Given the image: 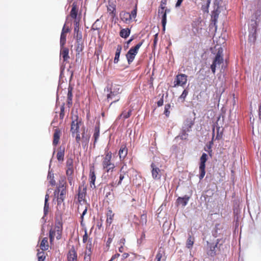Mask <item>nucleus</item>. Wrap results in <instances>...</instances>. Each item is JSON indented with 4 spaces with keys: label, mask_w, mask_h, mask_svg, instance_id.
Here are the masks:
<instances>
[{
    "label": "nucleus",
    "mask_w": 261,
    "mask_h": 261,
    "mask_svg": "<svg viewBox=\"0 0 261 261\" xmlns=\"http://www.w3.org/2000/svg\"><path fill=\"white\" fill-rule=\"evenodd\" d=\"M170 108V104H167V105H165L164 113L167 116H168L170 114V111H169Z\"/></svg>",
    "instance_id": "nucleus-54"
},
{
    "label": "nucleus",
    "mask_w": 261,
    "mask_h": 261,
    "mask_svg": "<svg viewBox=\"0 0 261 261\" xmlns=\"http://www.w3.org/2000/svg\"><path fill=\"white\" fill-rule=\"evenodd\" d=\"M74 37L75 38L76 41H83L82 39V34L81 32H76L75 34H74Z\"/></svg>",
    "instance_id": "nucleus-47"
},
{
    "label": "nucleus",
    "mask_w": 261,
    "mask_h": 261,
    "mask_svg": "<svg viewBox=\"0 0 261 261\" xmlns=\"http://www.w3.org/2000/svg\"><path fill=\"white\" fill-rule=\"evenodd\" d=\"M66 194V190L64 189H60L59 190H55L54 192V195L57 197L58 204H61L63 202Z\"/></svg>",
    "instance_id": "nucleus-9"
},
{
    "label": "nucleus",
    "mask_w": 261,
    "mask_h": 261,
    "mask_svg": "<svg viewBox=\"0 0 261 261\" xmlns=\"http://www.w3.org/2000/svg\"><path fill=\"white\" fill-rule=\"evenodd\" d=\"M78 12V7L76 3L74 2L72 5V9L70 13V16L73 18L76 19V17Z\"/></svg>",
    "instance_id": "nucleus-23"
},
{
    "label": "nucleus",
    "mask_w": 261,
    "mask_h": 261,
    "mask_svg": "<svg viewBox=\"0 0 261 261\" xmlns=\"http://www.w3.org/2000/svg\"><path fill=\"white\" fill-rule=\"evenodd\" d=\"M74 170L73 168H67L66 171V175L68 176H72L73 174Z\"/></svg>",
    "instance_id": "nucleus-50"
},
{
    "label": "nucleus",
    "mask_w": 261,
    "mask_h": 261,
    "mask_svg": "<svg viewBox=\"0 0 261 261\" xmlns=\"http://www.w3.org/2000/svg\"><path fill=\"white\" fill-rule=\"evenodd\" d=\"M219 13H218V10L217 9L215 11H214L212 13V17L213 19V20L215 22L217 21V19L218 17Z\"/></svg>",
    "instance_id": "nucleus-53"
},
{
    "label": "nucleus",
    "mask_w": 261,
    "mask_h": 261,
    "mask_svg": "<svg viewBox=\"0 0 261 261\" xmlns=\"http://www.w3.org/2000/svg\"><path fill=\"white\" fill-rule=\"evenodd\" d=\"M84 205V211L81 216V225L82 226H84V217L86 214L87 212V210L88 207L89 206V204L88 203H86L85 204H83Z\"/></svg>",
    "instance_id": "nucleus-34"
},
{
    "label": "nucleus",
    "mask_w": 261,
    "mask_h": 261,
    "mask_svg": "<svg viewBox=\"0 0 261 261\" xmlns=\"http://www.w3.org/2000/svg\"><path fill=\"white\" fill-rule=\"evenodd\" d=\"M80 23L79 21H78L77 19H75L74 21V34H75L76 32H79L80 31Z\"/></svg>",
    "instance_id": "nucleus-46"
},
{
    "label": "nucleus",
    "mask_w": 261,
    "mask_h": 261,
    "mask_svg": "<svg viewBox=\"0 0 261 261\" xmlns=\"http://www.w3.org/2000/svg\"><path fill=\"white\" fill-rule=\"evenodd\" d=\"M81 139L80 143H82L83 146L86 147L88 146L90 139V136L86 134L85 128H83L82 130V138L81 137Z\"/></svg>",
    "instance_id": "nucleus-17"
},
{
    "label": "nucleus",
    "mask_w": 261,
    "mask_h": 261,
    "mask_svg": "<svg viewBox=\"0 0 261 261\" xmlns=\"http://www.w3.org/2000/svg\"><path fill=\"white\" fill-rule=\"evenodd\" d=\"M59 189L66 190V182L65 180L63 179L59 181V186L56 190H59Z\"/></svg>",
    "instance_id": "nucleus-40"
},
{
    "label": "nucleus",
    "mask_w": 261,
    "mask_h": 261,
    "mask_svg": "<svg viewBox=\"0 0 261 261\" xmlns=\"http://www.w3.org/2000/svg\"><path fill=\"white\" fill-rule=\"evenodd\" d=\"M151 174L154 179H160L161 177V170L156 167L155 164L152 163L151 165Z\"/></svg>",
    "instance_id": "nucleus-10"
},
{
    "label": "nucleus",
    "mask_w": 261,
    "mask_h": 261,
    "mask_svg": "<svg viewBox=\"0 0 261 261\" xmlns=\"http://www.w3.org/2000/svg\"><path fill=\"white\" fill-rule=\"evenodd\" d=\"M65 45H62L60 44V56L63 58L64 62L67 61L69 59V49L67 47H64Z\"/></svg>",
    "instance_id": "nucleus-16"
},
{
    "label": "nucleus",
    "mask_w": 261,
    "mask_h": 261,
    "mask_svg": "<svg viewBox=\"0 0 261 261\" xmlns=\"http://www.w3.org/2000/svg\"><path fill=\"white\" fill-rule=\"evenodd\" d=\"M121 91L122 89L119 85L114 86L110 93L107 95V99L108 100L112 99L116 96L121 93Z\"/></svg>",
    "instance_id": "nucleus-13"
},
{
    "label": "nucleus",
    "mask_w": 261,
    "mask_h": 261,
    "mask_svg": "<svg viewBox=\"0 0 261 261\" xmlns=\"http://www.w3.org/2000/svg\"><path fill=\"white\" fill-rule=\"evenodd\" d=\"M122 50V46L121 45H118L116 48V51L115 55V58L114 59V63L117 64L119 61V57Z\"/></svg>",
    "instance_id": "nucleus-29"
},
{
    "label": "nucleus",
    "mask_w": 261,
    "mask_h": 261,
    "mask_svg": "<svg viewBox=\"0 0 261 261\" xmlns=\"http://www.w3.org/2000/svg\"><path fill=\"white\" fill-rule=\"evenodd\" d=\"M187 82V75L180 73L176 76L174 84V87L177 86H184Z\"/></svg>",
    "instance_id": "nucleus-8"
},
{
    "label": "nucleus",
    "mask_w": 261,
    "mask_h": 261,
    "mask_svg": "<svg viewBox=\"0 0 261 261\" xmlns=\"http://www.w3.org/2000/svg\"><path fill=\"white\" fill-rule=\"evenodd\" d=\"M137 6L135 7V9L132 11L131 13H130V16L131 19L135 18L137 16Z\"/></svg>",
    "instance_id": "nucleus-52"
},
{
    "label": "nucleus",
    "mask_w": 261,
    "mask_h": 261,
    "mask_svg": "<svg viewBox=\"0 0 261 261\" xmlns=\"http://www.w3.org/2000/svg\"><path fill=\"white\" fill-rule=\"evenodd\" d=\"M217 242L216 244H211L210 246V250L208 254L211 256H214L216 254V248L217 247Z\"/></svg>",
    "instance_id": "nucleus-35"
},
{
    "label": "nucleus",
    "mask_w": 261,
    "mask_h": 261,
    "mask_svg": "<svg viewBox=\"0 0 261 261\" xmlns=\"http://www.w3.org/2000/svg\"><path fill=\"white\" fill-rule=\"evenodd\" d=\"M119 256H120V254H119V253H117L115 254L114 255H113L112 256V257H111V259H110V260H109V261H113V260H114V259H115L116 258H118Z\"/></svg>",
    "instance_id": "nucleus-61"
},
{
    "label": "nucleus",
    "mask_w": 261,
    "mask_h": 261,
    "mask_svg": "<svg viewBox=\"0 0 261 261\" xmlns=\"http://www.w3.org/2000/svg\"><path fill=\"white\" fill-rule=\"evenodd\" d=\"M60 118L61 119H63L64 116H65V107H64V103H63L61 108H60Z\"/></svg>",
    "instance_id": "nucleus-48"
},
{
    "label": "nucleus",
    "mask_w": 261,
    "mask_h": 261,
    "mask_svg": "<svg viewBox=\"0 0 261 261\" xmlns=\"http://www.w3.org/2000/svg\"><path fill=\"white\" fill-rule=\"evenodd\" d=\"M143 43V40L138 43L135 46L132 47L126 54L128 64H130L134 60L136 56L138 53L139 49Z\"/></svg>",
    "instance_id": "nucleus-4"
},
{
    "label": "nucleus",
    "mask_w": 261,
    "mask_h": 261,
    "mask_svg": "<svg viewBox=\"0 0 261 261\" xmlns=\"http://www.w3.org/2000/svg\"><path fill=\"white\" fill-rule=\"evenodd\" d=\"M164 100H163V95L162 98L157 102V105L159 107H161L163 105Z\"/></svg>",
    "instance_id": "nucleus-62"
},
{
    "label": "nucleus",
    "mask_w": 261,
    "mask_h": 261,
    "mask_svg": "<svg viewBox=\"0 0 261 261\" xmlns=\"http://www.w3.org/2000/svg\"><path fill=\"white\" fill-rule=\"evenodd\" d=\"M115 232L113 231V232H110L109 233H108V238H111L112 239H114V238L115 237Z\"/></svg>",
    "instance_id": "nucleus-63"
},
{
    "label": "nucleus",
    "mask_w": 261,
    "mask_h": 261,
    "mask_svg": "<svg viewBox=\"0 0 261 261\" xmlns=\"http://www.w3.org/2000/svg\"><path fill=\"white\" fill-rule=\"evenodd\" d=\"M188 132V130L182 128V130L178 137L182 140H186L188 137V134L187 133Z\"/></svg>",
    "instance_id": "nucleus-38"
},
{
    "label": "nucleus",
    "mask_w": 261,
    "mask_h": 261,
    "mask_svg": "<svg viewBox=\"0 0 261 261\" xmlns=\"http://www.w3.org/2000/svg\"><path fill=\"white\" fill-rule=\"evenodd\" d=\"M87 194V188L86 187L80 186L79 187L78 190V202L81 206L86 203H88L85 199L86 195Z\"/></svg>",
    "instance_id": "nucleus-7"
},
{
    "label": "nucleus",
    "mask_w": 261,
    "mask_h": 261,
    "mask_svg": "<svg viewBox=\"0 0 261 261\" xmlns=\"http://www.w3.org/2000/svg\"><path fill=\"white\" fill-rule=\"evenodd\" d=\"M167 13H164L163 14V16H161L162 18V24L163 26V31L164 32L165 31L166 24L167 23Z\"/></svg>",
    "instance_id": "nucleus-39"
},
{
    "label": "nucleus",
    "mask_w": 261,
    "mask_h": 261,
    "mask_svg": "<svg viewBox=\"0 0 261 261\" xmlns=\"http://www.w3.org/2000/svg\"><path fill=\"white\" fill-rule=\"evenodd\" d=\"M47 178L49 180L50 185L51 186H55L56 185V181L54 179V176L53 174H51L49 172L48 174Z\"/></svg>",
    "instance_id": "nucleus-41"
},
{
    "label": "nucleus",
    "mask_w": 261,
    "mask_h": 261,
    "mask_svg": "<svg viewBox=\"0 0 261 261\" xmlns=\"http://www.w3.org/2000/svg\"><path fill=\"white\" fill-rule=\"evenodd\" d=\"M183 1L184 0H177L176 3L175 4V7H179L181 5V4L183 2Z\"/></svg>",
    "instance_id": "nucleus-64"
},
{
    "label": "nucleus",
    "mask_w": 261,
    "mask_h": 261,
    "mask_svg": "<svg viewBox=\"0 0 261 261\" xmlns=\"http://www.w3.org/2000/svg\"><path fill=\"white\" fill-rule=\"evenodd\" d=\"M170 12V10L168 9H166L165 10H158V15L159 17H161L163 16V14L164 13H169Z\"/></svg>",
    "instance_id": "nucleus-55"
},
{
    "label": "nucleus",
    "mask_w": 261,
    "mask_h": 261,
    "mask_svg": "<svg viewBox=\"0 0 261 261\" xmlns=\"http://www.w3.org/2000/svg\"><path fill=\"white\" fill-rule=\"evenodd\" d=\"M260 15H261V11L260 10L256 11L253 14V16H254V18L255 19V28L258 25L257 20L260 17Z\"/></svg>",
    "instance_id": "nucleus-44"
},
{
    "label": "nucleus",
    "mask_w": 261,
    "mask_h": 261,
    "mask_svg": "<svg viewBox=\"0 0 261 261\" xmlns=\"http://www.w3.org/2000/svg\"><path fill=\"white\" fill-rule=\"evenodd\" d=\"M72 90L73 88L71 86H69L67 93V103L69 106L71 105L72 103Z\"/></svg>",
    "instance_id": "nucleus-31"
},
{
    "label": "nucleus",
    "mask_w": 261,
    "mask_h": 261,
    "mask_svg": "<svg viewBox=\"0 0 261 261\" xmlns=\"http://www.w3.org/2000/svg\"><path fill=\"white\" fill-rule=\"evenodd\" d=\"M40 249L42 251H46L49 248V244L48 242V239L47 238H44L41 241L40 244Z\"/></svg>",
    "instance_id": "nucleus-27"
},
{
    "label": "nucleus",
    "mask_w": 261,
    "mask_h": 261,
    "mask_svg": "<svg viewBox=\"0 0 261 261\" xmlns=\"http://www.w3.org/2000/svg\"><path fill=\"white\" fill-rule=\"evenodd\" d=\"M223 62V49L222 48L218 49V52L216 55L215 59L211 66L212 72L214 74L216 72V68L217 66H219Z\"/></svg>",
    "instance_id": "nucleus-5"
},
{
    "label": "nucleus",
    "mask_w": 261,
    "mask_h": 261,
    "mask_svg": "<svg viewBox=\"0 0 261 261\" xmlns=\"http://www.w3.org/2000/svg\"><path fill=\"white\" fill-rule=\"evenodd\" d=\"M67 261H77V254L74 246L69 250L67 255Z\"/></svg>",
    "instance_id": "nucleus-12"
},
{
    "label": "nucleus",
    "mask_w": 261,
    "mask_h": 261,
    "mask_svg": "<svg viewBox=\"0 0 261 261\" xmlns=\"http://www.w3.org/2000/svg\"><path fill=\"white\" fill-rule=\"evenodd\" d=\"M62 230V223L60 221L56 222L55 226L49 230V238L51 244L53 243L55 238L57 240H60L61 238Z\"/></svg>",
    "instance_id": "nucleus-3"
},
{
    "label": "nucleus",
    "mask_w": 261,
    "mask_h": 261,
    "mask_svg": "<svg viewBox=\"0 0 261 261\" xmlns=\"http://www.w3.org/2000/svg\"><path fill=\"white\" fill-rule=\"evenodd\" d=\"M207 160V155L205 153H203L200 158L199 163V179H202L205 174V163Z\"/></svg>",
    "instance_id": "nucleus-6"
},
{
    "label": "nucleus",
    "mask_w": 261,
    "mask_h": 261,
    "mask_svg": "<svg viewBox=\"0 0 261 261\" xmlns=\"http://www.w3.org/2000/svg\"><path fill=\"white\" fill-rule=\"evenodd\" d=\"M84 49V43L83 41H76L75 44V50L78 55H80Z\"/></svg>",
    "instance_id": "nucleus-30"
},
{
    "label": "nucleus",
    "mask_w": 261,
    "mask_h": 261,
    "mask_svg": "<svg viewBox=\"0 0 261 261\" xmlns=\"http://www.w3.org/2000/svg\"><path fill=\"white\" fill-rule=\"evenodd\" d=\"M130 33V30L128 28L123 29L120 32V36L123 38H126L128 37Z\"/></svg>",
    "instance_id": "nucleus-32"
},
{
    "label": "nucleus",
    "mask_w": 261,
    "mask_h": 261,
    "mask_svg": "<svg viewBox=\"0 0 261 261\" xmlns=\"http://www.w3.org/2000/svg\"><path fill=\"white\" fill-rule=\"evenodd\" d=\"M210 3H211V0H206V6L205 7V8H204L202 6V9L205 11H207V9L210 6Z\"/></svg>",
    "instance_id": "nucleus-60"
},
{
    "label": "nucleus",
    "mask_w": 261,
    "mask_h": 261,
    "mask_svg": "<svg viewBox=\"0 0 261 261\" xmlns=\"http://www.w3.org/2000/svg\"><path fill=\"white\" fill-rule=\"evenodd\" d=\"M99 131H100L99 127L95 126L94 128V132L93 134V138L94 139V146L99 137Z\"/></svg>",
    "instance_id": "nucleus-33"
},
{
    "label": "nucleus",
    "mask_w": 261,
    "mask_h": 261,
    "mask_svg": "<svg viewBox=\"0 0 261 261\" xmlns=\"http://www.w3.org/2000/svg\"><path fill=\"white\" fill-rule=\"evenodd\" d=\"M65 147L60 146L57 151V158L59 162H63L64 159Z\"/></svg>",
    "instance_id": "nucleus-21"
},
{
    "label": "nucleus",
    "mask_w": 261,
    "mask_h": 261,
    "mask_svg": "<svg viewBox=\"0 0 261 261\" xmlns=\"http://www.w3.org/2000/svg\"><path fill=\"white\" fill-rule=\"evenodd\" d=\"M121 20L126 23H129L132 21L130 16V13L124 11H122L119 14Z\"/></svg>",
    "instance_id": "nucleus-18"
},
{
    "label": "nucleus",
    "mask_w": 261,
    "mask_h": 261,
    "mask_svg": "<svg viewBox=\"0 0 261 261\" xmlns=\"http://www.w3.org/2000/svg\"><path fill=\"white\" fill-rule=\"evenodd\" d=\"M112 153L107 147L105 150V156L102 160V166L104 171L107 173H112L115 168L114 163L112 162Z\"/></svg>",
    "instance_id": "nucleus-2"
},
{
    "label": "nucleus",
    "mask_w": 261,
    "mask_h": 261,
    "mask_svg": "<svg viewBox=\"0 0 261 261\" xmlns=\"http://www.w3.org/2000/svg\"><path fill=\"white\" fill-rule=\"evenodd\" d=\"M61 135V130L57 128L55 130L54 136H53V144L54 146H57L60 141V136Z\"/></svg>",
    "instance_id": "nucleus-19"
},
{
    "label": "nucleus",
    "mask_w": 261,
    "mask_h": 261,
    "mask_svg": "<svg viewBox=\"0 0 261 261\" xmlns=\"http://www.w3.org/2000/svg\"><path fill=\"white\" fill-rule=\"evenodd\" d=\"M37 256L38 258V261H44L46 256L45 255V253L43 251L38 252L37 253Z\"/></svg>",
    "instance_id": "nucleus-42"
},
{
    "label": "nucleus",
    "mask_w": 261,
    "mask_h": 261,
    "mask_svg": "<svg viewBox=\"0 0 261 261\" xmlns=\"http://www.w3.org/2000/svg\"><path fill=\"white\" fill-rule=\"evenodd\" d=\"M125 166V165H123L120 169V175H119V180L117 181V180L116 181H113L112 183V186H115V187H117V186H118L119 185H120L122 183V180L124 179V174H125V173L124 171H123V168H124V166Z\"/></svg>",
    "instance_id": "nucleus-22"
},
{
    "label": "nucleus",
    "mask_w": 261,
    "mask_h": 261,
    "mask_svg": "<svg viewBox=\"0 0 261 261\" xmlns=\"http://www.w3.org/2000/svg\"><path fill=\"white\" fill-rule=\"evenodd\" d=\"M49 198V195L48 194H46L45 195V203H44V214H46L47 213L49 209V204L48 203V200Z\"/></svg>",
    "instance_id": "nucleus-37"
},
{
    "label": "nucleus",
    "mask_w": 261,
    "mask_h": 261,
    "mask_svg": "<svg viewBox=\"0 0 261 261\" xmlns=\"http://www.w3.org/2000/svg\"><path fill=\"white\" fill-rule=\"evenodd\" d=\"M188 91L187 89H185L183 91L181 95L180 96L179 98L180 99H182V101H184L185 100V98L187 97V96L188 95Z\"/></svg>",
    "instance_id": "nucleus-51"
},
{
    "label": "nucleus",
    "mask_w": 261,
    "mask_h": 261,
    "mask_svg": "<svg viewBox=\"0 0 261 261\" xmlns=\"http://www.w3.org/2000/svg\"><path fill=\"white\" fill-rule=\"evenodd\" d=\"M91 246V244H90L89 247L88 245L86 246V249L88 251L86 250L85 253L84 261H91V255L92 253Z\"/></svg>",
    "instance_id": "nucleus-28"
},
{
    "label": "nucleus",
    "mask_w": 261,
    "mask_h": 261,
    "mask_svg": "<svg viewBox=\"0 0 261 261\" xmlns=\"http://www.w3.org/2000/svg\"><path fill=\"white\" fill-rule=\"evenodd\" d=\"M158 40V34H156L154 35V39H153V47H155L157 42Z\"/></svg>",
    "instance_id": "nucleus-58"
},
{
    "label": "nucleus",
    "mask_w": 261,
    "mask_h": 261,
    "mask_svg": "<svg viewBox=\"0 0 261 261\" xmlns=\"http://www.w3.org/2000/svg\"><path fill=\"white\" fill-rule=\"evenodd\" d=\"M67 179H68V182L69 184V185L72 187V188H73V186H74V180H73V176H68L67 177Z\"/></svg>",
    "instance_id": "nucleus-56"
},
{
    "label": "nucleus",
    "mask_w": 261,
    "mask_h": 261,
    "mask_svg": "<svg viewBox=\"0 0 261 261\" xmlns=\"http://www.w3.org/2000/svg\"><path fill=\"white\" fill-rule=\"evenodd\" d=\"M128 153L126 144H122L119 150L118 154L120 161H123Z\"/></svg>",
    "instance_id": "nucleus-15"
},
{
    "label": "nucleus",
    "mask_w": 261,
    "mask_h": 261,
    "mask_svg": "<svg viewBox=\"0 0 261 261\" xmlns=\"http://www.w3.org/2000/svg\"><path fill=\"white\" fill-rule=\"evenodd\" d=\"M73 161L71 158H69L66 161L67 168H73Z\"/></svg>",
    "instance_id": "nucleus-49"
},
{
    "label": "nucleus",
    "mask_w": 261,
    "mask_h": 261,
    "mask_svg": "<svg viewBox=\"0 0 261 261\" xmlns=\"http://www.w3.org/2000/svg\"><path fill=\"white\" fill-rule=\"evenodd\" d=\"M114 215V213L113 212L111 209L109 210L107 212L106 223L109 226L113 222Z\"/></svg>",
    "instance_id": "nucleus-25"
},
{
    "label": "nucleus",
    "mask_w": 261,
    "mask_h": 261,
    "mask_svg": "<svg viewBox=\"0 0 261 261\" xmlns=\"http://www.w3.org/2000/svg\"><path fill=\"white\" fill-rule=\"evenodd\" d=\"M189 200V197L187 196L183 197H179L177 199L176 202L178 205H181L182 206H185L187 204Z\"/></svg>",
    "instance_id": "nucleus-26"
},
{
    "label": "nucleus",
    "mask_w": 261,
    "mask_h": 261,
    "mask_svg": "<svg viewBox=\"0 0 261 261\" xmlns=\"http://www.w3.org/2000/svg\"><path fill=\"white\" fill-rule=\"evenodd\" d=\"M88 238V233H87V231L85 230V234H84V235L83 236V243H86L87 241Z\"/></svg>",
    "instance_id": "nucleus-59"
},
{
    "label": "nucleus",
    "mask_w": 261,
    "mask_h": 261,
    "mask_svg": "<svg viewBox=\"0 0 261 261\" xmlns=\"http://www.w3.org/2000/svg\"><path fill=\"white\" fill-rule=\"evenodd\" d=\"M194 122L191 119L188 118L184 122L182 129L190 132L191 130V127L194 125Z\"/></svg>",
    "instance_id": "nucleus-20"
},
{
    "label": "nucleus",
    "mask_w": 261,
    "mask_h": 261,
    "mask_svg": "<svg viewBox=\"0 0 261 261\" xmlns=\"http://www.w3.org/2000/svg\"><path fill=\"white\" fill-rule=\"evenodd\" d=\"M164 254V251L162 250L161 249H159L155 256V259L156 260V261H161V259L162 258Z\"/></svg>",
    "instance_id": "nucleus-45"
},
{
    "label": "nucleus",
    "mask_w": 261,
    "mask_h": 261,
    "mask_svg": "<svg viewBox=\"0 0 261 261\" xmlns=\"http://www.w3.org/2000/svg\"><path fill=\"white\" fill-rule=\"evenodd\" d=\"M72 122L71 124L70 132L73 137H75L76 142L80 145L81 136L79 132L80 126L82 124V120L77 114L73 115L71 117Z\"/></svg>",
    "instance_id": "nucleus-1"
},
{
    "label": "nucleus",
    "mask_w": 261,
    "mask_h": 261,
    "mask_svg": "<svg viewBox=\"0 0 261 261\" xmlns=\"http://www.w3.org/2000/svg\"><path fill=\"white\" fill-rule=\"evenodd\" d=\"M132 114V110H129L128 112L123 111L120 115V117H122L124 119L129 118Z\"/></svg>",
    "instance_id": "nucleus-43"
},
{
    "label": "nucleus",
    "mask_w": 261,
    "mask_h": 261,
    "mask_svg": "<svg viewBox=\"0 0 261 261\" xmlns=\"http://www.w3.org/2000/svg\"><path fill=\"white\" fill-rule=\"evenodd\" d=\"M70 32V29L68 27H66L65 24L62 28V32L60 36V43L62 45H65L66 42V34Z\"/></svg>",
    "instance_id": "nucleus-14"
},
{
    "label": "nucleus",
    "mask_w": 261,
    "mask_h": 261,
    "mask_svg": "<svg viewBox=\"0 0 261 261\" xmlns=\"http://www.w3.org/2000/svg\"><path fill=\"white\" fill-rule=\"evenodd\" d=\"M89 180L90 181V187L92 188H95V181L96 180V174L94 166H92L90 167Z\"/></svg>",
    "instance_id": "nucleus-11"
},
{
    "label": "nucleus",
    "mask_w": 261,
    "mask_h": 261,
    "mask_svg": "<svg viewBox=\"0 0 261 261\" xmlns=\"http://www.w3.org/2000/svg\"><path fill=\"white\" fill-rule=\"evenodd\" d=\"M113 239H111V238H108V239H107V241L106 242V247L107 248V250H109L110 247V245L112 242Z\"/></svg>",
    "instance_id": "nucleus-57"
},
{
    "label": "nucleus",
    "mask_w": 261,
    "mask_h": 261,
    "mask_svg": "<svg viewBox=\"0 0 261 261\" xmlns=\"http://www.w3.org/2000/svg\"><path fill=\"white\" fill-rule=\"evenodd\" d=\"M108 12L111 16L112 18L116 16V6L113 4H109L107 6Z\"/></svg>",
    "instance_id": "nucleus-24"
},
{
    "label": "nucleus",
    "mask_w": 261,
    "mask_h": 261,
    "mask_svg": "<svg viewBox=\"0 0 261 261\" xmlns=\"http://www.w3.org/2000/svg\"><path fill=\"white\" fill-rule=\"evenodd\" d=\"M194 242V238L191 235L189 236V237L187 240L186 247L190 249L192 247Z\"/></svg>",
    "instance_id": "nucleus-36"
}]
</instances>
